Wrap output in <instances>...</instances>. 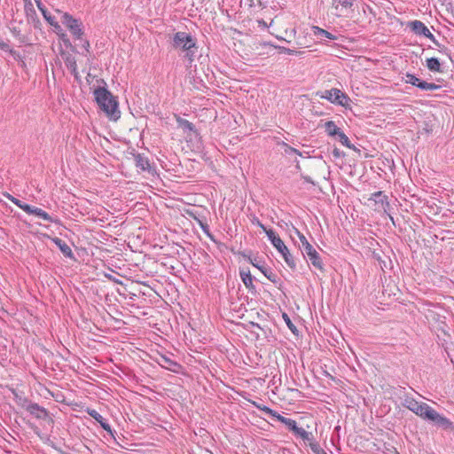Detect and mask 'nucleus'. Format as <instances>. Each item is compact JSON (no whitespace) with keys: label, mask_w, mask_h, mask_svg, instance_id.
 <instances>
[{"label":"nucleus","mask_w":454,"mask_h":454,"mask_svg":"<svg viewBox=\"0 0 454 454\" xmlns=\"http://www.w3.org/2000/svg\"><path fill=\"white\" fill-rule=\"evenodd\" d=\"M402 405L421 419L434 422L443 429L454 430L453 423L448 418L438 413L426 403H419L412 396L405 395L403 398Z\"/></svg>","instance_id":"obj_1"},{"label":"nucleus","mask_w":454,"mask_h":454,"mask_svg":"<svg viewBox=\"0 0 454 454\" xmlns=\"http://www.w3.org/2000/svg\"><path fill=\"white\" fill-rule=\"evenodd\" d=\"M95 99L99 108L113 121L121 116L119 104L112 93L105 87H98L94 90Z\"/></svg>","instance_id":"obj_2"},{"label":"nucleus","mask_w":454,"mask_h":454,"mask_svg":"<svg viewBox=\"0 0 454 454\" xmlns=\"http://www.w3.org/2000/svg\"><path fill=\"white\" fill-rule=\"evenodd\" d=\"M172 46L184 51V58L189 63L194 61L198 51L197 40L191 34L185 32H176L172 38Z\"/></svg>","instance_id":"obj_3"},{"label":"nucleus","mask_w":454,"mask_h":454,"mask_svg":"<svg viewBox=\"0 0 454 454\" xmlns=\"http://www.w3.org/2000/svg\"><path fill=\"white\" fill-rule=\"evenodd\" d=\"M267 237L270 240L272 246L277 249V251L282 255L286 263L292 270L296 269V262L294 257L291 254L289 249L285 245L284 241L280 239L278 235L273 230H270L267 231Z\"/></svg>","instance_id":"obj_4"},{"label":"nucleus","mask_w":454,"mask_h":454,"mask_svg":"<svg viewBox=\"0 0 454 454\" xmlns=\"http://www.w3.org/2000/svg\"><path fill=\"white\" fill-rule=\"evenodd\" d=\"M261 410L265 411L266 413L276 416L278 421L286 425L290 431H292L295 435L301 437L303 441H310L312 439L311 433L307 432L302 427H297V423L295 420L290 418L284 417L280 414L276 415V412L267 406L261 408Z\"/></svg>","instance_id":"obj_5"},{"label":"nucleus","mask_w":454,"mask_h":454,"mask_svg":"<svg viewBox=\"0 0 454 454\" xmlns=\"http://www.w3.org/2000/svg\"><path fill=\"white\" fill-rule=\"evenodd\" d=\"M295 233L298 235L301 241L300 249L303 256L308 257L315 268L323 270V262L317 250L309 244L306 237L297 229H295Z\"/></svg>","instance_id":"obj_6"},{"label":"nucleus","mask_w":454,"mask_h":454,"mask_svg":"<svg viewBox=\"0 0 454 454\" xmlns=\"http://www.w3.org/2000/svg\"><path fill=\"white\" fill-rule=\"evenodd\" d=\"M317 95H318L321 98L327 99L333 104L345 107L348 106L351 101L346 93L336 88L325 90L322 92H317Z\"/></svg>","instance_id":"obj_7"},{"label":"nucleus","mask_w":454,"mask_h":454,"mask_svg":"<svg viewBox=\"0 0 454 454\" xmlns=\"http://www.w3.org/2000/svg\"><path fill=\"white\" fill-rule=\"evenodd\" d=\"M61 22L69 29L75 40H82L84 34L82 22L67 12L62 14Z\"/></svg>","instance_id":"obj_8"},{"label":"nucleus","mask_w":454,"mask_h":454,"mask_svg":"<svg viewBox=\"0 0 454 454\" xmlns=\"http://www.w3.org/2000/svg\"><path fill=\"white\" fill-rule=\"evenodd\" d=\"M355 0H333V7L338 16L345 15L353 5Z\"/></svg>","instance_id":"obj_9"},{"label":"nucleus","mask_w":454,"mask_h":454,"mask_svg":"<svg viewBox=\"0 0 454 454\" xmlns=\"http://www.w3.org/2000/svg\"><path fill=\"white\" fill-rule=\"evenodd\" d=\"M27 411L38 419H46L49 418L48 411L38 403L27 404Z\"/></svg>","instance_id":"obj_10"},{"label":"nucleus","mask_w":454,"mask_h":454,"mask_svg":"<svg viewBox=\"0 0 454 454\" xmlns=\"http://www.w3.org/2000/svg\"><path fill=\"white\" fill-rule=\"evenodd\" d=\"M87 412L91 418H93L97 422H98L102 428H104L107 433H109V434L112 437H114V431L112 430L109 423L96 410L89 409Z\"/></svg>","instance_id":"obj_11"},{"label":"nucleus","mask_w":454,"mask_h":454,"mask_svg":"<svg viewBox=\"0 0 454 454\" xmlns=\"http://www.w3.org/2000/svg\"><path fill=\"white\" fill-rule=\"evenodd\" d=\"M370 200H374L375 204L378 205V207L376 209H382L386 212L389 207L387 197L384 195L382 192H376L372 193Z\"/></svg>","instance_id":"obj_12"},{"label":"nucleus","mask_w":454,"mask_h":454,"mask_svg":"<svg viewBox=\"0 0 454 454\" xmlns=\"http://www.w3.org/2000/svg\"><path fill=\"white\" fill-rule=\"evenodd\" d=\"M250 262L260 270V271L272 283L276 284L278 281V278L277 274H275L270 269L261 265L256 260L253 261L251 258H249Z\"/></svg>","instance_id":"obj_13"},{"label":"nucleus","mask_w":454,"mask_h":454,"mask_svg":"<svg viewBox=\"0 0 454 454\" xmlns=\"http://www.w3.org/2000/svg\"><path fill=\"white\" fill-rule=\"evenodd\" d=\"M25 212L29 215H34L35 216H38V217H40L45 221H48L50 223L54 222L53 218L47 212H45L44 210H43L39 207H36L34 206L26 207Z\"/></svg>","instance_id":"obj_14"},{"label":"nucleus","mask_w":454,"mask_h":454,"mask_svg":"<svg viewBox=\"0 0 454 454\" xmlns=\"http://www.w3.org/2000/svg\"><path fill=\"white\" fill-rule=\"evenodd\" d=\"M25 12L27 14V18L28 21L34 23L35 27H38L40 25V20L36 15L35 10L31 3V0H28V3L25 4Z\"/></svg>","instance_id":"obj_15"},{"label":"nucleus","mask_w":454,"mask_h":454,"mask_svg":"<svg viewBox=\"0 0 454 454\" xmlns=\"http://www.w3.org/2000/svg\"><path fill=\"white\" fill-rule=\"evenodd\" d=\"M411 30L419 35H426L429 29L425 26V24L420 20H413L411 21L408 25Z\"/></svg>","instance_id":"obj_16"},{"label":"nucleus","mask_w":454,"mask_h":454,"mask_svg":"<svg viewBox=\"0 0 454 454\" xmlns=\"http://www.w3.org/2000/svg\"><path fill=\"white\" fill-rule=\"evenodd\" d=\"M135 164L142 171L150 170L151 165L147 157L142 153L134 154Z\"/></svg>","instance_id":"obj_17"},{"label":"nucleus","mask_w":454,"mask_h":454,"mask_svg":"<svg viewBox=\"0 0 454 454\" xmlns=\"http://www.w3.org/2000/svg\"><path fill=\"white\" fill-rule=\"evenodd\" d=\"M52 241L59 248L61 253L66 257H68V258L74 257V254H73L71 247L64 240H62L59 238H54V239H52Z\"/></svg>","instance_id":"obj_18"},{"label":"nucleus","mask_w":454,"mask_h":454,"mask_svg":"<svg viewBox=\"0 0 454 454\" xmlns=\"http://www.w3.org/2000/svg\"><path fill=\"white\" fill-rule=\"evenodd\" d=\"M176 121L178 128L182 129L184 133H187V132L196 133L197 132L193 123H192L188 120L176 115Z\"/></svg>","instance_id":"obj_19"},{"label":"nucleus","mask_w":454,"mask_h":454,"mask_svg":"<svg viewBox=\"0 0 454 454\" xmlns=\"http://www.w3.org/2000/svg\"><path fill=\"white\" fill-rule=\"evenodd\" d=\"M311 30H312L313 35L318 39H323L324 37L330 39V40L337 39L336 35H333L332 33L321 28L317 26H313L311 27Z\"/></svg>","instance_id":"obj_20"},{"label":"nucleus","mask_w":454,"mask_h":454,"mask_svg":"<svg viewBox=\"0 0 454 454\" xmlns=\"http://www.w3.org/2000/svg\"><path fill=\"white\" fill-rule=\"evenodd\" d=\"M158 363L162 367H164L169 371H172V372H176V367L180 366L176 362L173 361L172 359H170L169 357H168L166 356H160Z\"/></svg>","instance_id":"obj_21"},{"label":"nucleus","mask_w":454,"mask_h":454,"mask_svg":"<svg viewBox=\"0 0 454 454\" xmlns=\"http://www.w3.org/2000/svg\"><path fill=\"white\" fill-rule=\"evenodd\" d=\"M66 67L71 71V73H76L77 64L75 58L71 53H62Z\"/></svg>","instance_id":"obj_22"},{"label":"nucleus","mask_w":454,"mask_h":454,"mask_svg":"<svg viewBox=\"0 0 454 454\" xmlns=\"http://www.w3.org/2000/svg\"><path fill=\"white\" fill-rule=\"evenodd\" d=\"M240 278L245 285V286L248 289H254V286L253 284V276L251 275L249 270H240Z\"/></svg>","instance_id":"obj_23"},{"label":"nucleus","mask_w":454,"mask_h":454,"mask_svg":"<svg viewBox=\"0 0 454 454\" xmlns=\"http://www.w3.org/2000/svg\"><path fill=\"white\" fill-rule=\"evenodd\" d=\"M427 67L431 71V72H438V73H442V69H441V63L439 61L438 59L436 58H429L427 59Z\"/></svg>","instance_id":"obj_24"},{"label":"nucleus","mask_w":454,"mask_h":454,"mask_svg":"<svg viewBox=\"0 0 454 454\" xmlns=\"http://www.w3.org/2000/svg\"><path fill=\"white\" fill-rule=\"evenodd\" d=\"M325 131L330 137H336L340 130V128L337 127L333 121H328L325 123Z\"/></svg>","instance_id":"obj_25"},{"label":"nucleus","mask_w":454,"mask_h":454,"mask_svg":"<svg viewBox=\"0 0 454 454\" xmlns=\"http://www.w3.org/2000/svg\"><path fill=\"white\" fill-rule=\"evenodd\" d=\"M417 87L422 90H435L441 88L440 85L422 80L418 82Z\"/></svg>","instance_id":"obj_26"},{"label":"nucleus","mask_w":454,"mask_h":454,"mask_svg":"<svg viewBox=\"0 0 454 454\" xmlns=\"http://www.w3.org/2000/svg\"><path fill=\"white\" fill-rule=\"evenodd\" d=\"M336 138L342 145L349 149H355V145L350 143L348 137L342 131H340V133L336 136Z\"/></svg>","instance_id":"obj_27"},{"label":"nucleus","mask_w":454,"mask_h":454,"mask_svg":"<svg viewBox=\"0 0 454 454\" xmlns=\"http://www.w3.org/2000/svg\"><path fill=\"white\" fill-rule=\"evenodd\" d=\"M14 400L19 406H20L26 410H27V404L32 403L28 401V399L27 397H25L21 395H19L18 393H14Z\"/></svg>","instance_id":"obj_28"},{"label":"nucleus","mask_w":454,"mask_h":454,"mask_svg":"<svg viewBox=\"0 0 454 454\" xmlns=\"http://www.w3.org/2000/svg\"><path fill=\"white\" fill-rule=\"evenodd\" d=\"M405 77H406V79H405L406 83H410L416 87H417L418 82L420 81V79H419L415 74H412L410 73H407Z\"/></svg>","instance_id":"obj_29"},{"label":"nucleus","mask_w":454,"mask_h":454,"mask_svg":"<svg viewBox=\"0 0 454 454\" xmlns=\"http://www.w3.org/2000/svg\"><path fill=\"white\" fill-rule=\"evenodd\" d=\"M9 200L14 204L16 205L17 207H19L20 208H21L22 210L25 211V207H29L30 205L28 204H26L24 203L23 201H21L20 200L15 198V197H12V196H10L9 197Z\"/></svg>","instance_id":"obj_30"},{"label":"nucleus","mask_w":454,"mask_h":454,"mask_svg":"<svg viewBox=\"0 0 454 454\" xmlns=\"http://www.w3.org/2000/svg\"><path fill=\"white\" fill-rule=\"evenodd\" d=\"M281 145L285 147V153L286 154H290V153H294L295 154H298V155L301 156V153L299 150L290 146L286 143L282 142Z\"/></svg>","instance_id":"obj_31"},{"label":"nucleus","mask_w":454,"mask_h":454,"mask_svg":"<svg viewBox=\"0 0 454 454\" xmlns=\"http://www.w3.org/2000/svg\"><path fill=\"white\" fill-rule=\"evenodd\" d=\"M283 318L285 319L287 326L289 327V329L293 332V333H295V331H297L295 325L292 323L291 319L289 318V317L287 316V314L284 313L283 314Z\"/></svg>","instance_id":"obj_32"},{"label":"nucleus","mask_w":454,"mask_h":454,"mask_svg":"<svg viewBox=\"0 0 454 454\" xmlns=\"http://www.w3.org/2000/svg\"><path fill=\"white\" fill-rule=\"evenodd\" d=\"M43 18L45 19V20H47V22L50 24V25H53V20H55V17L52 16L48 11L47 9L45 11H43L42 12Z\"/></svg>","instance_id":"obj_33"},{"label":"nucleus","mask_w":454,"mask_h":454,"mask_svg":"<svg viewBox=\"0 0 454 454\" xmlns=\"http://www.w3.org/2000/svg\"><path fill=\"white\" fill-rule=\"evenodd\" d=\"M59 38L67 47H72V43L65 33L59 34Z\"/></svg>","instance_id":"obj_34"},{"label":"nucleus","mask_w":454,"mask_h":454,"mask_svg":"<svg viewBox=\"0 0 454 454\" xmlns=\"http://www.w3.org/2000/svg\"><path fill=\"white\" fill-rule=\"evenodd\" d=\"M275 48L278 49L280 53H287L289 55H292L296 52L294 50H291L289 48H286L283 46H275Z\"/></svg>","instance_id":"obj_35"},{"label":"nucleus","mask_w":454,"mask_h":454,"mask_svg":"<svg viewBox=\"0 0 454 454\" xmlns=\"http://www.w3.org/2000/svg\"><path fill=\"white\" fill-rule=\"evenodd\" d=\"M434 44L439 48V51L445 53L450 57V53L448 52V49L444 46H442L440 43L435 39V42H433Z\"/></svg>","instance_id":"obj_36"},{"label":"nucleus","mask_w":454,"mask_h":454,"mask_svg":"<svg viewBox=\"0 0 454 454\" xmlns=\"http://www.w3.org/2000/svg\"><path fill=\"white\" fill-rule=\"evenodd\" d=\"M206 235L215 243L219 247L221 246H223V243H221L220 241L216 240L215 236L209 231H206Z\"/></svg>","instance_id":"obj_37"},{"label":"nucleus","mask_w":454,"mask_h":454,"mask_svg":"<svg viewBox=\"0 0 454 454\" xmlns=\"http://www.w3.org/2000/svg\"><path fill=\"white\" fill-rule=\"evenodd\" d=\"M10 44L4 41H0V50L4 51H11Z\"/></svg>","instance_id":"obj_38"},{"label":"nucleus","mask_w":454,"mask_h":454,"mask_svg":"<svg viewBox=\"0 0 454 454\" xmlns=\"http://www.w3.org/2000/svg\"><path fill=\"white\" fill-rule=\"evenodd\" d=\"M253 223L256 224L257 226H259L261 229L263 230V231L267 234V231H269L270 229H267L263 223H262L259 219L255 218L254 221H253Z\"/></svg>","instance_id":"obj_39"},{"label":"nucleus","mask_w":454,"mask_h":454,"mask_svg":"<svg viewBox=\"0 0 454 454\" xmlns=\"http://www.w3.org/2000/svg\"><path fill=\"white\" fill-rule=\"evenodd\" d=\"M81 41H82V48L85 50L86 53H89L90 48V43L89 40L82 39Z\"/></svg>","instance_id":"obj_40"},{"label":"nucleus","mask_w":454,"mask_h":454,"mask_svg":"<svg viewBox=\"0 0 454 454\" xmlns=\"http://www.w3.org/2000/svg\"><path fill=\"white\" fill-rule=\"evenodd\" d=\"M51 26L54 27V29L58 33V35L59 34V32L63 33L61 26L55 20H53V25H51Z\"/></svg>","instance_id":"obj_41"},{"label":"nucleus","mask_w":454,"mask_h":454,"mask_svg":"<svg viewBox=\"0 0 454 454\" xmlns=\"http://www.w3.org/2000/svg\"><path fill=\"white\" fill-rule=\"evenodd\" d=\"M9 53L15 59H21V56L20 54L13 50V49H11V51H9Z\"/></svg>","instance_id":"obj_42"},{"label":"nucleus","mask_w":454,"mask_h":454,"mask_svg":"<svg viewBox=\"0 0 454 454\" xmlns=\"http://www.w3.org/2000/svg\"><path fill=\"white\" fill-rule=\"evenodd\" d=\"M35 2L41 12H43V11L46 10V7L43 4L41 0H35Z\"/></svg>","instance_id":"obj_43"},{"label":"nucleus","mask_w":454,"mask_h":454,"mask_svg":"<svg viewBox=\"0 0 454 454\" xmlns=\"http://www.w3.org/2000/svg\"><path fill=\"white\" fill-rule=\"evenodd\" d=\"M315 447L316 448H314V446H311V449L316 454H327L324 450H319L317 448V445H315Z\"/></svg>","instance_id":"obj_44"},{"label":"nucleus","mask_w":454,"mask_h":454,"mask_svg":"<svg viewBox=\"0 0 454 454\" xmlns=\"http://www.w3.org/2000/svg\"><path fill=\"white\" fill-rule=\"evenodd\" d=\"M425 37H427V38L430 39L432 42H435V37H434V35L430 31H428V32L427 33V35H425Z\"/></svg>","instance_id":"obj_45"},{"label":"nucleus","mask_w":454,"mask_h":454,"mask_svg":"<svg viewBox=\"0 0 454 454\" xmlns=\"http://www.w3.org/2000/svg\"><path fill=\"white\" fill-rule=\"evenodd\" d=\"M106 277L108 279H110V280L114 281V283L121 284V281H119L118 279L114 278L112 275H107V274H106Z\"/></svg>","instance_id":"obj_46"},{"label":"nucleus","mask_w":454,"mask_h":454,"mask_svg":"<svg viewBox=\"0 0 454 454\" xmlns=\"http://www.w3.org/2000/svg\"><path fill=\"white\" fill-rule=\"evenodd\" d=\"M333 154L334 157L339 158L340 157V152L338 148L333 149Z\"/></svg>","instance_id":"obj_47"},{"label":"nucleus","mask_w":454,"mask_h":454,"mask_svg":"<svg viewBox=\"0 0 454 454\" xmlns=\"http://www.w3.org/2000/svg\"><path fill=\"white\" fill-rule=\"evenodd\" d=\"M72 74L74 75L75 81H77V82L81 81V77H80V74L78 73V69L77 68H76V73H72Z\"/></svg>","instance_id":"obj_48"},{"label":"nucleus","mask_w":454,"mask_h":454,"mask_svg":"<svg viewBox=\"0 0 454 454\" xmlns=\"http://www.w3.org/2000/svg\"><path fill=\"white\" fill-rule=\"evenodd\" d=\"M303 179H304V180H305V182H307V183L314 184V182L312 181V179H311L309 176H303Z\"/></svg>","instance_id":"obj_49"},{"label":"nucleus","mask_w":454,"mask_h":454,"mask_svg":"<svg viewBox=\"0 0 454 454\" xmlns=\"http://www.w3.org/2000/svg\"><path fill=\"white\" fill-rule=\"evenodd\" d=\"M200 225H201V228H202V230H203V231L205 233H206L207 231H209L208 230V226L207 224L204 225V224L201 223Z\"/></svg>","instance_id":"obj_50"},{"label":"nucleus","mask_w":454,"mask_h":454,"mask_svg":"<svg viewBox=\"0 0 454 454\" xmlns=\"http://www.w3.org/2000/svg\"><path fill=\"white\" fill-rule=\"evenodd\" d=\"M258 23H259L260 25H262V27H268V26H267V23H266L264 20H258Z\"/></svg>","instance_id":"obj_51"},{"label":"nucleus","mask_w":454,"mask_h":454,"mask_svg":"<svg viewBox=\"0 0 454 454\" xmlns=\"http://www.w3.org/2000/svg\"><path fill=\"white\" fill-rule=\"evenodd\" d=\"M296 168H297V169H300V168H301L299 162H297V164H296Z\"/></svg>","instance_id":"obj_52"},{"label":"nucleus","mask_w":454,"mask_h":454,"mask_svg":"<svg viewBox=\"0 0 454 454\" xmlns=\"http://www.w3.org/2000/svg\"><path fill=\"white\" fill-rule=\"evenodd\" d=\"M205 454H213V453H212V452H210V451H207H207L205 452Z\"/></svg>","instance_id":"obj_53"},{"label":"nucleus","mask_w":454,"mask_h":454,"mask_svg":"<svg viewBox=\"0 0 454 454\" xmlns=\"http://www.w3.org/2000/svg\"><path fill=\"white\" fill-rule=\"evenodd\" d=\"M24 1H25V4H26L27 3H28V0H24Z\"/></svg>","instance_id":"obj_54"}]
</instances>
